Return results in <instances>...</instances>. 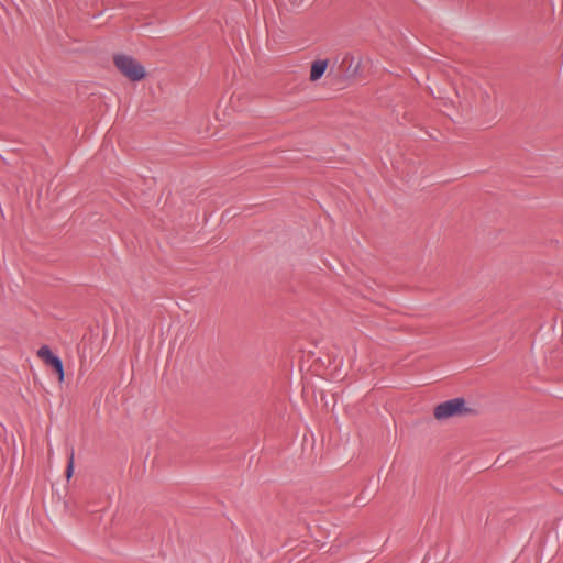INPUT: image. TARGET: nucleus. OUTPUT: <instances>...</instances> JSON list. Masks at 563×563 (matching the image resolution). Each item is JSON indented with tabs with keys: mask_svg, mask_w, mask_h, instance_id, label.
I'll use <instances>...</instances> for the list:
<instances>
[{
	"mask_svg": "<svg viewBox=\"0 0 563 563\" xmlns=\"http://www.w3.org/2000/svg\"><path fill=\"white\" fill-rule=\"evenodd\" d=\"M113 64L117 69L131 81H140L146 76L143 65L130 55H113Z\"/></svg>",
	"mask_w": 563,
	"mask_h": 563,
	"instance_id": "obj_2",
	"label": "nucleus"
},
{
	"mask_svg": "<svg viewBox=\"0 0 563 563\" xmlns=\"http://www.w3.org/2000/svg\"><path fill=\"white\" fill-rule=\"evenodd\" d=\"M338 70L342 80L355 79L361 76V59L355 60V57L347 53L340 63Z\"/></svg>",
	"mask_w": 563,
	"mask_h": 563,
	"instance_id": "obj_3",
	"label": "nucleus"
},
{
	"mask_svg": "<svg viewBox=\"0 0 563 563\" xmlns=\"http://www.w3.org/2000/svg\"><path fill=\"white\" fill-rule=\"evenodd\" d=\"M477 410L466 407L464 398L457 397L434 407L433 416L437 420H445L456 416H472L476 415Z\"/></svg>",
	"mask_w": 563,
	"mask_h": 563,
	"instance_id": "obj_1",
	"label": "nucleus"
},
{
	"mask_svg": "<svg viewBox=\"0 0 563 563\" xmlns=\"http://www.w3.org/2000/svg\"><path fill=\"white\" fill-rule=\"evenodd\" d=\"M37 356L57 374L58 382H64V366L59 356L55 355L48 345H42L37 351Z\"/></svg>",
	"mask_w": 563,
	"mask_h": 563,
	"instance_id": "obj_4",
	"label": "nucleus"
},
{
	"mask_svg": "<svg viewBox=\"0 0 563 563\" xmlns=\"http://www.w3.org/2000/svg\"><path fill=\"white\" fill-rule=\"evenodd\" d=\"M328 67V59H318L314 60L311 65L310 69V80L317 81L319 80L325 73Z\"/></svg>",
	"mask_w": 563,
	"mask_h": 563,
	"instance_id": "obj_5",
	"label": "nucleus"
},
{
	"mask_svg": "<svg viewBox=\"0 0 563 563\" xmlns=\"http://www.w3.org/2000/svg\"><path fill=\"white\" fill-rule=\"evenodd\" d=\"M492 98L493 96L487 89L481 91V102L483 106L488 107Z\"/></svg>",
	"mask_w": 563,
	"mask_h": 563,
	"instance_id": "obj_7",
	"label": "nucleus"
},
{
	"mask_svg": "<svg viewBox=\"0 0 563 563\" xmlns=\"http://www.w3.org/2000/svg\"><path fill=\"white\" fill-rule=\"evenodd\" d=\"M66 478L69 479L74 473V449L70 450L66 467Z\"/></svg>",
	"mask_w": 563,
	"mask_h": 563,
	"instance_id": "obj_6",
	"label": "nucleus"
}]
</instances>
